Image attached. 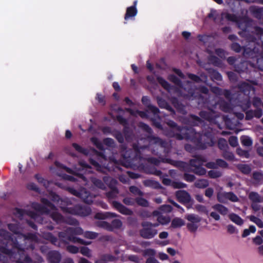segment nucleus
<instances>
[{
  "mask_svg": "<svg viewBox=\"0 0 263 263\" xmlns=\"http://www.w3.org/2000/svg\"><path fill=\"white\" fill-rule=\"evenodd\" d=\"M91 143L96 146L99 150H104V145L101 141L96 137H93L90 139Z\"/></svg>",
  "mask_w": 263,
  "mask_h": 263,
  "instance_id": "44",
  "label": "nucleus"
},
{
  "mask_svg": "<svg viewBox=\"0 0 263 263\" xmlns=\"http://www.w3.org/2000/svg\"><path fill=\"white\" fill-rule=\"evenodd\" d=\"M63 202L66 203L65 206H61V209L64 213L80 216H86L91 213V209L89 206H82L76 204L75 200L73 199H69V200H62V202Z\"/></svg>",
  "mask_w": 263,
  "mask_h": 263,
  "instance_id": "9",
  "label": "nucleus"
},
{
  "mask_svg": "<svg viewBox=\"0 0 263 263\" xmlns=\"http://www.w3.org/2000/svg\"><path fill=\"white\" fill-rule=\"evenodd\" d=\"M70 191L73 195L80 197L85 202L90 204L93 202L95 196L90 194L85 189H82L79 191L71 189Z\"/></svg>",
  "mask_w": 263,
  "mask_h": 263,
  "instance_id": "17",
  "label": "nucleus"
},
{
  "mask_svg": "<svg viewBox=\"0 0 263 263\" xmlns=\"http://www.w3.org/2000/svg\"><path fill=\"white\" fill-rule=\"evenodd\" d=\"M218 145L219 148L223 151L227 150L228 147L227 141L223 138L219 139Z\"/></svg>",
  "mask_w": 263,
  "mask_h": 263,
  "instance_id": "49",
  "label": "nucleus"
},
{
  "mask_svg": "<svg viewBox=\"0 0 263 263\" xmlns=\"http://www.w3.org/2000/svg\"><path fill=\"white\" fill-rule=\"evenodd\" d=\"M240 141L242 145L246 146H250L252 144V140L247 136H242L240 138Z\"/></svg>",
  "mask_w": 263,
  "mask_h": 263,
  "instance_id": "46",
  "label": "nucleus"
},
{
  "mask_svg": "<svg viewBox=\"0 0 263 263\" xmlns=\"http://www.w3.org/2000/svg\"><path fill=\"white\" fill-rule=\"evenodd\" d=\"M143 255L148 257L155 256L156 253V251L153 249H147L143 251Z\"/></svg>",
  "mask_w": 263,
  "mask_h": 263,
  "instance_id": "53",
  "label": "nucleus"
},
{
  "mask_svg": "<svg viewBox=\"0 0 263 263\" xmlns=\"http://www.w3.org/2000/svg\"><path fill=\"white\" fill-rule=\"evenodd\" d=\"M112 205L117 211L123 215H130L133 214V211L132 210L127 208L118 201H112Z\"/></svg>",
  "mask_w": 263,
  "mask_h": 263,
  "instance_id": "22",
  "label": "nucleus"
},
{
  "mask_svg": "<svg viewBox=\"0 0 263 263\" xmlns=\"http://www.w3.org/2000/svg\"><path fill=\"white\" fill-rule=\"evenodd\" d=\"M142 103L148 106V110L147 111V112H145L143 111H134L130 109H127V111L129 112V114L134 116H140L142 118H150V116L149 114L150 112H152L154 115L155 118H157L159 117L158 113L159 110L158 109L152 105H149V99L147 97H143L142 99Z\"/></svg>",
  "mask_w": 263,
  "mask_h": 263,
  "instance_id": "12",
  "label": "nucleus"
},
{
  "mask_svg": "<svg viewBox=\"0 0 263 263\" xmlns=\"http://www.w3.org/2000/svg\"><path fill=\"white\" fill-rule=\"evenodd\" d=\"M237 168L241 172L245 174H249L251 171V167L248 164H238Z\"/></svg>",
  "mask_w": 263,
  "mask_h": 263,
  "instance_id": "43",
  "label": "nucleus"
},
{
  "mask_svg": "<svg viewBox=\"0 0 263 263\" xmlns=\"http://www.w3.org/2000/svg\"><path fill=\"white\" fill-rule=\"evenodd\" d=\"M61 259V254L58 251H51L47 253V259L50 263H59Z\"/></svg>",
  "mask_w": 263,
  "mask_h": 263,
  "instance_id": "25",
  "label": "nucleus"
},
{
  "mask_svg": "<svg viewBox=\"0 0 263 263\" xmlns=\"http://www.w3.org/2000/svg\"><path fill=\"white\" fill-rule=\"evenodd\" d=\"M41 201L43 204V206L36 202L31 204V206L34 212H25L21 209L16 208L13 211V214L16 217L21 220L25 219L27 223L34 229H36V226L32 221L39 223H44L43 218L48 215L57 223L66 222L70 225H77L78 223L77 220L71 217L64 219L58 213L57 209L55 208L54 206L47 199L42 198Z\"/></svg>",
  "mask_w": 263,
  "mask_h": 263,
  "instance_id": "2",
  "label": "nucleus"
},
{
  "mask_svg": "<svg viewBox=\"0 0 263 263\" xmlns=\"http://www.w3.org/2000/svg\"><path fill=\"white\" fill-rule=\"evenodd\" d=\"M149 144L148 148L150 149L153 153L157 154L159 151L161 152L163 151L165 153H168L170 144L168 142L162 141L158 138L148 136L147 138L141 139L138 141L137 144L133 145V149L127 151L125 152L122 151L123 158L121 160L122 164L126 167H133L136 164V162L138 160H141L142 159H147V161L154 165H157L159 163V161L154 158H143L141 156V151L145 148Z\"/></svg>",
  "mask_w": 263,
  "mask_h": 263,
  "instance_id": "3",
  "label": "nucleus"
},
{
  "mask_svg": "<svg viewBox=\"0 0 263 263\" xmlns=\"http://www.w3.org/2000/svg\"><path fill=\"white\" fill-rule=\"evenodd\" d=\"M136 202L139 205L147 207L148 206V202L143 198H137L136 199Z\"/></svg>",
  "mask_w": 263,
  "mask_h": 263,
  "instance_id": "55",
  "label": "nucleus"
},
{
  "mask_svg": "<svg viewBox=\"0 0 263 263\" xmlns=\"http://www.w3.org/2000/svg\"><path fill=\"white\" fill-rule=\"evenodd\" d=\"M142 229L140 230V236L147 239L153 238L158 234L156 227L158 223H152L148 221H144L141 223Z\"/></svg>",
  "mask_w": 263,
  "mask_h": 263,
  "instance_id": "13",
  "label": "nucleus"
},
{
  "mask_svg": "<svg viewBox=\"0 0 263 263\" xmlns=\"http://www.w3.org/2000/svg\"><path fill=\"white\" fill-rule=\"evenodd\" d=\"M185 124H190L191 125H202V120L197 116L191 115L189 117L187 121L185 122Z\"/></svg>",
  "mask_w": 263,
  "mask_h": 263,
  "instance_id": "30",
  "label": "nucleus"
},
{
  "mask_svg": "<svg viewBox=\"0 0 263 263\" xmlns=\"http://www.w3.org/2000/svg\"><path fill=\"white\" fill-rule=\"evenodd\" d=\"M90 179L91 181L93 183V184L97 187L101 189V190H105L106 186L105 184H104L101 180L97 179L96 178L90 177Z\"/></svg>",
  "mask_w": 263,
  "mask_h": 263,
  "instance_id": "41",
  "label": "nucleus"
},
{
  "mask_svg": "<svg viewBox=\"0 0 263 263\" xmlns=\"http://www.w3.org/2000/svg\"><path fill=\"white\" fill-rule=\"evenodd\" d=\"M212 209L222 215H226L228 213V209L220 204H216L212 206Z\"/></svg>",
  "mask_w": 263,
  "mask_h": 263,
  "instance_id": "31",
  "label": "nucleus"
},
{
  "mask_svg": "<svg viewBox=\"0 0 263 263\" xmlns=\"http://www.w3.org/2000/svg\"><path fill=\"white\" fill-rule=\"evenodd\" d=\"M80 253L84 256L88 257H90L91 256L90 250L86 247H81L80 248Z\"/></svg>",
  "mask_w": 263,
  "mask_h": 263,
  "instance_id": "54",
  "label": "nucleus"
},
{
  "mask_svg": "<svg viewBox=\"0 0 263 263\" xmlns=\"http://www.w3.org/2000/svg\"><path fill=\"white\" fill-rule=\"evenodd\" d=\"M103 180L105 184L107 185L111 189V191L108 192L106 194L107 196L109 198H114L116 197L118 193L117 189L115 187L117 183V181L115 179H114L108 176H105L103 178Z\"/></svg>",
  "mask_w": 263,
  "mask_h": 263,
  "instance_id": "18",
  "label": "nucleus"
},
{
  "mask_svg": "<svg viewBox=\"0 0 263 263\" xmlns=\"http://www.w3.org/2000/svg\"><path fill=\"white\" fill-rule=\"evenodd\" d=\"M223 157L228 160H233L234 159V156L233 154L230 152L227 151V150L223 151Z\"/></svg>",
  "mask_w": 263,
  "mask_h": 263,
  "instance_id": "58",
  "label": "nucleus"
},
{
  "mask_svg": "<svg viewBox=\"0 0 263 263\" xmlns=\"http://www.w3.org/2000/svg\"><path fill=\"white\" fill-rule=\"evenodd\" d=\"M221 18L222 20H226L236 23L238 27L242 30V33L246 34L247 31L249 30V22L246 17H238L235 15L230 14L227 12H223L221 14Z\"/></svg>",
  "mask_w": 263,
  "mask_h": 263,
  "instance_id": "11",
  "label": "nucleus"
},
{
  "mask_svg": "<svg viewBox=\"0 0 263 263\" xmlns=\"http://www.w3.org/2000/svg\"><path fill=\"white\" fill-rule=\"evenodd\" d=\"M123 202L124 204L128 205H134L136 199H134V198H132L131 197H126L124 198Z\"/></svg>",
  "mask_w": 263,
  "mask_h": 263,
  "instance_id": "64",
  "label": "nucleus"
},
{
  "mask_svg": "<svg viewBox=\"0 0 263 263\" xmlns=\"http://www.w3.org/2000/svg\"><path fill=\"white\" fill-rule=\"evenodd\" d=\"M117 215L116 213L111 212L98 213L95 215V218L99 219H105L108 218L115 217Z\"/></svg>",
  "mask_w": 263,
  "mask_h": 263,
  "instance_id": "33",
  "label": "nucleus"
},
{
  "mask_svg": "<svg viewBox=\"0 0 263 263\" xmlns=\"http://www.w3.org/2000/svg\"><path fill=\"white\" fill-rule=\"evenodd\" d=\"M137 14V9L135 7H129L127 8L124 18L127 20L129 18L134 17Z\"/></svg>",
  "mask_w": 263,
  "mask_h": 263,
  "instance_id": "29",
  "label": "nucleus"
},
{
  "mask_svg": "<svg viewBox=\"0 0 263 263\" xmlns=\"http://www.w3.org/2000/svg\"><path fill=\"white\" fill-rule=\"evenodd\" d=\"M209 185V182L206 179H199L195 182V186L196 187L202 189L205 188Z\"/></svg>",
  "mask_w": 263,
  "mask_h": 263,
  "instance_id": "45",
  "label": "nucleus"
},
{
  "mask_svg": "<svg viewBox=\"0 0 263 263\" xmlns=\"http://www.w3.org/2000/svg\"><path fill=\"white\" fill-rule=\"evenodd\" d=\"M195 209L199 213H204L206 215L209 214V211L206 207L201 204H196L194 207Z\"/></svg>",
  "mask_w": 263,
  "mask_h": 263,
  "instance_id": "48",
  "label": "nucleus"
},
{
  "mask_svg": "<svg viewBox=\"0 0 263 263\" xmlns=\"http://www.w3.org/2000/svg\"><path fill=\"white\" fill-rule=\"evenodd\" d=\"M119 256H113L108 254L104 255L102 258L97 260L95 263H105L106 261H115L118 258Z\"/></svg>",
  "mask_w": 263,
  "mask_h": 263,
  "instance_id": "34",
  "label": "nucleus"
},
{
  "mask_svg": "<svg viewBox=\"0 0 263 263\" xmlns=\"http://www.w3.org/2000/svg\"><path fill=\"white\" fill-rule=\"evenodd\" d=\"M157 221L158 224L165 225L170 222V217L167 215H163L162 214L159 213L158 215Z\"/></svg>",
  "mask_w": 263,
  "mask_h": 263,
  "instance_id": "36",
  "label": "nucleus"
},
{
  "mask_svg": "<svg viewBox=\"0 0 263 263\" xmlns=\"http://www.w3.org/2000/svg\"><path fill=\"white\" fill-rule=\"evenodd\" d=\"M129 191L131 193L135 195L142 196L143 195L142 192L137 187L135 186H132L129 187Z\"/></svg>",
  "mask_w": 263,
  "mask_h": 263,
  "instance_id": "61",
  "label": "nucleus"
},
{
  "mask_svg": "<svg viewBox=\"0 0 263 263\" xmlns=\"http://www.w3.org/2000/svg\"><path fill=\"white\" fill-rule=\"evenodd\" d=\"M72 146L78 152L83 154H84V155L88 154L87 150L83 148L80 145H79L76 143H73Z\"/></svg>",
  "mask_w": 263,
  "mask_h": 263,
  "instance_id": "52",
  "label": "nucleus"
},
{
  "mask_svg": "<svg viewBox=\"0 0 263 263\" xmlns=\"http://www.w3.org/2000/svg\"><path fill=\"white\" fill-rule=\"evenodd\" d=\"M185 224V221L181 218H174L171 222V227L174 228H180Z\"/></svg>",
  "mask_w": 263,
  "mask_h": 263,
  "instance_id": "37",
  "label": "nucleus"
},
{
  "mask_svg": "<svg viewBox=\"0 0 263 263\" xmlns=\"http://www.w3.org/2000/svg\"><path fill=\"white\" fill-rule=\"evenodd\" d=\"M83 236L88 239H95L98 236V234L91 231H86L84 233Z\"/></svg>",
  "mask_w": 263,
  "mask_h": 263,
  "instance_id": "56",
  "label": "nucleus"
},
{
  "mask_svg": "<svg viewBox=\"0 0 263 263\" xmlns=\"http://www.w3.org/2000/svg\"><path fill=\"white\" fill-rule=\"evenodd\" d=\"M168 125L170 126L171 132L166 134L167 135L170 137H175L179 140L190 139L195 143L198 148L204 149L208 146H212L215 144L212 134L209 131L201 135L200 133L196 132L192 127H183L181 128L177 126L176 123L172 121L168 122Z\"/></svg>",
  "mask_w": 263,
  "mask_h": 263,
  "instance_id": "4",
  "label": "nucleus"
},
{
  "mask_svg": "<svg viewBox=\"0 0 263 263\" xmlns=\"http://www.w3.org/2000/svg\"><path fill=\"white\" fill-rule=\"evenodd\" d=\"M9 229L13 232L10 236L6 231L0 229V241L4 246L0 247V260L7 262L10 260L15 263H29L31 259L26 255L25 249H33L35 244L39 242L37 236L29 234L27 236L22 234V228L16 223H10ZM2 222L0 221V228Z\"/></svg>",
  "mask_w": 263,
  "mask_h": 263,
  "instance_id": "1",
  "label": "nucleus"
},
{
  "mask_svg": "<svg viewBox=\"0 0 263 263\" xmlns=\"http://www.w3.org/2000/svg\"><path fill=\"white\" fill-rule=\"evenodd\" d=\"M42 236L45 239L50 241L54 245H56L57 239L56 237L52 236V235L48 232H42Z\"/></svg>",
  "mask_w": 263,
  "mask_h": 263,
  "instance_id": "42",
  "label": "nucleus"
},
{
  "mask_svg": "<svg viewBox=\"0 0 263 263\" xmlns=\"http://www.w3.org/2000/svg\"><path fill=\"white\" fill-rule=\"evenodd\" d=\"M35 178L39 183L42 184L45 187H47V186H46V183L49 184V182L43 178L41 175L36 174L35 176Z\"/></svg>",
  "mask_w": 263,
  "mask_h": 263,
  "instance_id": "62",
  "label": "nucleus"
},
{
  "mask_svg": "<svg viewBox=\"0 0 263 263\" xmlns=\"http://www.w3.org/2000/svg\"><path fill=\"white\" fill-rule=\"evenodd\" d=\"M55 165L58 170H63L66 172L71 174H73L74 176H71L59 173V172H57L56 174L58 176H59L60 178H61V179L63 180V182H65L66 180L70 181H77L83 182V184L85 185L87 184V179L88 177L84 176V174H85L86 175L87 173H91V168L88 165H87L85 162L81 161L79 163V166L81 167V170L80 168H78L77 167H75L74 168V170H72L71 169L64 166L58 162L55 163Z\"/></svg>",
  "mask_w": 263,
  "mask_h": 263,
  "instance_id": "7",
  "label": "nucleus"
},
{
  "mask_svg": "<svg viewBox=\"0 0 263 263\" xmlns=\"http://www.w3.org/2000/svg\"><path fill=\"white\" fill-rule=\"evenodd\" d=\"M99 227L103 228L108 231H112L115 229H119L121 228L122 223L119 219H115L112 221L111 224L104 221H99L97 222Z\"/></svg>",
  "mask_w": 263,
  "mask_h": 263,
  "instance_id": "19",
  "label": "nucleus"
},
{
  "mask_svg": "<svg viewBox=\"0 0 263 263\" xmlns=\"http://www.w3.org/2000/svg\"><path fill=\"white\" fill-rule=\"evenodd\" d=\"M200 117L207 120L210 123H215L216 118L218 117L217 115L212 109L209 111H202L200 113Z\"/></svg>",
  "mask_w": 263,
  "mask_h": 263,
  "instance_id": "20",
  "label": "nucleus"
},
{
  "mask_svg": "<svg viewBox=\"0 0 263 263\" xmlns=\"http://www.w3.org/2000/svg\"><path fill=\"white\" fill-rule=\"evenodd\" d=\"M219 15L217 11L212 10L210 13L208 14V17L212 19L215 22H217V18Z\"/></svg>",
  "mask_w": 263,
  "mask_h": 263,
  "instance_id": "57",
  "label": "nucleus"
},
{
  "mask_svg": "<svg viewBox=\"0 0 263 263\" xmlns=\"http://www.w3.org/2000/svg\"><path fill=\"white\" fill-rule=\"evenodd\" d=\"M252 35L253 37L248 39L249 47L244 49L243 55L246 57L255 58L258 68L263 70V29L255 28Z\"/></svg>",
  "mask_w": 263,
  "mask_h": 263,
  "instance_id": "6",
  "label": "nucleus"
},
{
  "mask_svg": "<svg viewBox=\"0 0 263 263\" xmlns=\"http://www.w3.org/2000/svg\"><path fill=\"white\" fill-rule=\"evenodd\" d=\"M172 211V208L170 205L164 204L160 207L158 210L153 212V215H158L159 213H170Z\"/></svg>",
  "mask_w": 263,
  "mask_h": 263,
  "instance_id": "32",
  "label": "nucleus"
},
{
  "mask_svg": "<svg viewBox=\"0 0 263 263\" xmlns=\"http://www.w3.org/2000/svg\"><path fill=\"white\" fill-rule=\"evenodd\" d=\"M205 161L204 158L201 156H198L195 158L191 159L190 161V164L192 167V171L197 175H204L206 173V170L203 167H201L203 162Z\"/></svg>",
  "mask_w": 263,
  "mask_h": 263,
  "instance_id": "14",
  "label": "nucleus"
},
{
  "mask_svg": "<svg viewBox=\"0 0 263 263\" xmlns=\"http://www.w3.org/2000/svg\"><path fill=\"white\" fill-rule=\"evenodd\" d=\"M217 200L219 202L226 203L228 200L232 202H237L238 198L232 192H225L223 191H219L217 195Z\"/></svg>",
  "mask_w": 263,
  "mask_h": 263,
  "instance_id": "16",
  "label": "nucleus"
},
{
  "mask_svg": "<svg viewBox=\"0 0 263 263\" xmlns=\"http://www.w3.org/2000/svg\"><path fill=\"white\" fill-rule=\"evenodd\" d=\"M170 81L173 82L176 86V87H173L162 78L158 77L157 80L159 83L166 90L170 93H176L177 96H183L191 99H200V98H202L203 97L199 92H202L204 94L208 93V89L205 87H200L199 88H195L194 83L191 82H187L185 84L181 85L180 84V80L176 76L173 74H170L168 76Z\"/></svg>",
  "mask_w": 263,
  "mask_h": 263,
  "instance_id": "5",
  "label": "nucleus"
},
{
  "mask_svg": "<svg viewBox=\"0 0 263 263\" xmlns=\"http://www.w3.org/2000/svg\"><path fill=\"white\" fill-rule=\"evenodd\" d=\"M249 199L254 203L260 202L262 201L261 196L256 192H251L249 195Z\"/></svg>",
  "mask_w": 263,
  "mask_h": 263,
  "instance_id": "39",
  "label": "nucleus"
},
{
  "mask_svg": "<svg viewBox=\"0 0 263 263\" xmlns=\"http://www.w3.org/2000/svg\"><path fill=\"white\" fill-rule=\"evenodd\" d=\"M229 218L232 221L237 225L241 226L243 223V220L238 215L232 213L229 215Z\"/></svg>",
  "mask_w": 263,
  "mask_h": 263,
  "instance_id": "38",
  "label": "nucleus"
},
{
  "mask_svg": "<svg viewBox=\"0 0 263 263\" xmlns=\"http://www.w3.org/2000/svg\"><path fill=\"white\" fill-rule=\"evenodd\" d=\"M116 118L118 121L120 122V123L124 125V133L126 140L128 142L129 141L130 139H133V137H130V136H132V133H129V131L128 130V127H127L126 125V121L119 115L116 116Z\"/></svg>",
  "mask_w": 263,
  "mask_h": 263,
  "instance_id": "26",
  "label": "nucleus"
},
{
  "mask_svg": "<svg viewBox=\"0 0 263 263\" xmlns=\"http://www.w3.org/2000/svg\"><path fill=\"white\" fill-rule=\"evenodd\" d=\"M145 186H149L154 189H159L161 187V185L158 182L152 180H146L143 182Z\"/></svg>",
  "mask_w": 263,
  "mask_h": 263,
  "instance_id": "40",
  "label": "nucleus"
},
{
  "mask_svg": "<svg viewBox=\"0 0 263 263\" xmlns=\"http://www.w3.org/2000/svg\"><path fill=\"white\" fill-rule=\"evenodd\" d=\"M211 77L212 79H213L215 80L220 81L222 79V76L221 74L215 70H213L212 73L211 74Z\"/></svg>",
  "mask_w": 263,
  "mask_h": 263,
  "instance_id": "63",
  "label": "nucleus"
},
{
  "mask_svg": "<svg viewBox=\"0 0 263 263\" xmlns=\"http://www.w3.org/2000/svg\"><path fill=\"white\" fill-rule=\"evenodd\" d=\"M208 175L212 178H216L221 176V173L217 170H211L209 172Z\"/></svg>",
  "mask_w": 263,
  "mask_h": 263,
  "instance_id": "59",
  "label": "nucleus"
},
{
  "mask_svg": "<svg viewBox=\"0 0 263 263\" xmlns=\"http://www.w3.org/2000/svg\"><path fill=\"white\" fill-rule=\"evenodd\" d=\"M50 183H50L49 182V184H47L46 183V186H47V187H46V188L47 189V190H49V189H48L49 185ZM49 191V195H48L49 198L54 202H57V204L59 205L61 208L62 205L65 206L66 205V203H65L63 202H62V201L69 200V199H68V198L61 199V198H60L59 196L57 195V194H55L54 193H53L52 192H50L49 191Z\"/></svg>",
  "mask_w": 263,
  "mask_h": 263,
  "instance_id": "23",
  "label": "nucleus"
},
{
  "mask_svg": "<svg viewBox=\"0 0 263 263\" xmlns=\"http://www.w3.org/2000/svg\"><path fill=\"white\" fill-rule=\"evenodd\" d=\"M253 178L256 183L263 182V174L261 172H256L253 174Z\"/></svg>",
  "mask_w": 263,
  "mask_h": 263,
  "instance_id": "47",
  "label": "nucleus"
},
{
  "mask_svg": "<svg viewBox=\"0 0 263 263\" xmlns=\"http://www.w3.org/2000/svg\"><path fill=\"white\" fill-rule=\"evenodd\" d=\"M212 91L217 95H223L225 97L229 100L231 102H232V99L231 97V93L228 90H221L219 88L217 87H214L212 89Z\"/></svg>",
  "mask_w": 263,
  "mask_h": 263,
  "instance_id": "35",
  "label": "nucleus"
},
{
  "mask_svg": "<svg viewBox=\"0 0 263 263\" xmlns=\"http://www.w3.org/2000/svg\"><path fill=\"white\" fill-rule=\"evenodd\" d=\"M84 233L83 230L80 227L75 228L69 227L66 229L65 232L59 233V236L62 241L66 243L68 241H71L82 245H88L90 244V241H86L75 236V235H83Z\"/></svg>",
  "mask_w": 263,
  "mask_h": 263,
  "instance_id": "8",
  "label": "nucleus"
},
{
  "mask_svg": "<svg viewBox=\"0 0 263 263\" xmlns=\"http://www.w3.org/2000/svg\"><path fill=\"white\" fill-rule=\"evenodd\" d=\"M250 220L254 222L258 227L260 228H263V222L259 218L254 216H251L250 217Z\"/></svg>",
  "mask_w": 263,
  "mask_h": 263,
  "instance_id": "51",
  "label": "nucleus"
},
{
  "mask_svg": "<svg viewBox=\"0 0 263 263\" xmlns=\"http://www.w3.org/2000/svg\"><path fill=\"white\" fill-rule=\"evenodd\" d=\"M209 62L216 66H220L221 64V61L217 57L214 56L212 54H210L209 58Z\"/></svg>",
  "mask_w": 263,
  "mask_h": 263,
  "instance_id": "50",
  "label": "nucleus"
},
{
  "mask_svg": "<svg viewBox=\"0 0 263 263\" xmlns=\"http://www.w3.org/2000/svg\"><path fill=\"white\" fill-rule=\"evenodd\" d=\"M185 218L189 222L186 224L188 230L191 232H196L199 226L201 218L194 214H188L185 216Z\"/></svg>",
  "mask_w": 263,
  "mask_h": 263,
  "instance_id": "15",
  "label": "nucleus"
},
{
  "mask_svg": "<svg viewBox=\"0 0 263 263\" xmlns=\"http://www.w3.org/2000/svg\"><path fill=\"white\" fill-rule=\"evenodd\" d=\"M239 88L246 95H248L251 91H254V88L247 82L242 83L239 86Z\"/></svg>",
  "mask_w": 263,
  "mask_h": 263,
  "instance_id": "28",
  "label": "nucleus"
},
{
  "mask_svg": "<svg viewBox=\"0 0 263 263\" xmlns=\"http://www.w3.org/2000/svg\"><path fill=\"white\" fill-rule=\"evenodd\" d=\"M176 196L178 201L184 204L189 203L191 200L190 194L187 192L183 190H180L176 192Z\"/></svg>",
  "mask_w": 263,
  "mask_h": 263,
  "instance_id": "21",
  "label": "nucleus"
},
{
  "mask_svg": "<svg viewBox=\"0 0 263 263\" xmlns=\"http://www.w3.org/2000/svg\"><path fill=\"white\" fill-rule=\"evenodd\" d=\"M94 153L97 156L99 162L91 159L90 163L98 171L105 173V171L109 169V166L106 165V163L104 162V161H106L107 159H109L110 161L114 162L115 163L117 162L116 158L114 156H108L106 155V152H104V153L100 154L94 150Z\"/></svg>",
  "mask_w": 263,
  "mask_h": 263,
  "instance_id": "10",
  "label": "nucleus"
},
{
  "mask_svg": "<svg viewBox=\"0 0 263 263\" xmlns=\"http://www.w3.org/2000/svg\"><path fill=\"white\" fill-rule=\"evenodd\" d=\"M217 107H219L221 110L225 112H230L233 110L229 103L221 100L214 105V108H217Z\"/></svg>",
  "mask_w": 263,
  "mask_h": 263,
  "instance_id": "27",
  "label": "nucleus"
},
{
  "mask_svg": "<svg viewBox=\"0 0 263 263\" xmlns=\"http://www.w3.org/2000/svg\"><path fill=\"white\" fill-rule=\"evenodd\" d=\"M237 153L239 156L246 158H249L250 156L249 152L242 150L241 148L237 149Z\"/></svg>",
  "mask_w": 263,
  "mask_h": 263,
  "instance_id": "60",
  "label": "nucleus"
},
{
  "mask_svg": "<svg viewBox=\"0 0 263 263\" xmlns=\"http://www.w3.org/2000/svg\"><path fill=\"white\" fill-rule=\"evenodd\" d=\"M162 182L166 185H170L175 189H181L186 187V184L179 181H172L168 178H164L162 179Z\"/></svg>",
  "mask_w": 263,
  "mask_h": 263,
  "instance_id": "24",
  "label": "nucleus"
}]
</instances>
